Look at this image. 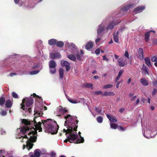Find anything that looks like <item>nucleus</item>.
<instances>
[{"label": "nucleus", "mask_w": 157, "mask_h": 157, "mask_svg": "<svg viewBox=\"0 0 157 157\" xmlns=\"http://www.w3.org/2000/svg\"><path fill=\"white\" fill-rule=\"evenodd\" d=\"M34 112L33 121H30L26 119L22 120V124L19 128L20 132L16 137L17 138L21 139L22 142L25 143V144L23 145V150L26 147L29 151L32 148L33 143L37 139V131L38 130L39 132L42 131L41 125L42 123L46 132L51 134H56L59 129V126L55 121L48 119L44 121L42 120V122H40L38 120L40 118L39 117L43 114L41 111L36 110Z\"/></svg>", "instance_id": "nucleus-1"}, {"label": "nucleus", "mask_w": 157, "mask_h": 157, "mask_svg": "<svg viewBox=\"0 0 157 157\" xmlns=\"http://www.w3.org/2000/svg\"><path fill=\"white\" fill-rule=\"evenodd\" d=\"M64 117L66 119L64 126L66 127L67 129L64 128L63 131L65 132L67 137L71 140L77 138L78 136L75 134L77 128V124L78 121L77 120V117L70 115L64 116Z\"/></svg>", "instance_id": "nucleus-2"}, {"label": "nucleus", "mask_w": 157, "mask_h": 157, "mask_svg": "<svg viewBox=\"0 0 157 157\" xmlns=\"http://www.w3.org/2000/svg\"><path fill=\"white\" fill-rule=\"evenodd\" d=\"M33 103V99L32 97L24 98L21 104V108L25 111L27 114L30 113L32 111L31 109L30 108L27 109L26 108V107L30 106Z\"/></svg>", "instance_id": "nucleus-3"}, {"label": "nucleus", "mask_w": 157, "mask_h": 157, "mask_svg": "<svg viewBox=\"0 0 157 157\" xmlns=\"http://www.w3.org/2000/svg\"><path fill=\"white\" fill-rule=\"evenodd\" d=\"M80 53L77 52V53H71L72 54H68V53H67V56L70 59L75 61L76 60V59L78 60H80L81 59V58L83 54V52L82 50H80Z\"/></svg>", "instance_id": "nucleus-4"}, {"label": "nucleus", "mask_w": 157, "mask_h": 157, "mask_svg": "<svg viewBox=\"0 0 157 157\" xmlns=\"http://www.w3.org/2000/svg\"><path fill=\"white\" fill-rule=\"evenodd\" d=\"M155 131V128L149 126L146 128V129L144 133H143V135L147 138H151L156 135L157 133Z\"/></svg>", "instance_id": "nucleus-5"}, {"label": "nucleus", "mask_w": 157, "mask_h": 157, "mask_svg": "<svg viewBox=\"0 0 157 157\" xmlns=\"http://www.w3.org/2000/svg\"><path fill=\"white\" fill-rule=\"evenodd\" d=\"M65 46L68 48V52L71 53H77V52H78V51L77 49L76 46L73 43L69 42L67 41L65 42Z\"/></svg>", "instance_id": "nucleus-6"}, {"label": "nucleus", "mask_w": 157, "mask_h": 157, "mask_svg": "<svg viewBox=\"0 0 157 157\" xmlns=\"http://www.w3.org/2000/svg\"><path fill=\"white\" fill-rule=\"evenodd\" d=\"M106 28L105 29V26L103 23L100 24L98 27L97 30L98 36H100L101 34H104L107 32Z\"/></svg>", "instance_id": "nucleus-7"}, {"label": "nucleus", "mask_w": 157, "mask_h": 157, "mask_svg": "<svg viewBox=\"0 0 157 157\" xmlns=\"http://www.w3.org/2000/svg\"><path fill=\"white\" fill-rule=\"evenodd\" d=\"M13 157L12 155H9L8 152L5 150H0V157Z\"/></svg>", "instance_id": "nucleus-8"}, {"label": "nucleus", "mask_w": 157, "mask_h": 157, "mask_svg": "<svg viewBox=\"0 0 157 157\" xmlns=\"http://www.w3.org/2000/svg\"><path fill=\"white\" fill-rule=\"evenodd\" d=\"M50 57L52 59H59L61 58V55L59 52L51 53L50 54Z\"/></svg>", "instance_id": "nucleus-9"}, {"label": "nucleus", "mask_w": 157, "mask_h": 157, "mask_svg": "<svg viewBox=\"0 0 157 157\" xmlns=\"http://www.w3.org/2000/svg\"><path fill=\"white\" fill-rule=\"evenodd\" d=\"M145 8L144 6H141L136 8L134 10L133 12L136 13L141 12Z\"/></svg>", "instance_id": "nucleus-10"}, {"label": "nucleus", "mask_w": 157, "mask_h": 157, "mask_svg": "<svg viewBox=\"0 0 157 157\" xmlns=\"http://www.w3.org/2000/svg\"><path fill=\"white\" fill-rule=\"evenodd\" d=\"M61 64L62 66H65L66 67V70L68 71L70 69V64L67 61H61Z\"/></svg>", "instance_id": "nucleus-11"}, {"label": "nucleus", "mask_w": 157, "mask_h": 157, "mask_svg": "<svg viewBox=\"0 0 157 157\" xmlns=\"http://www.w3.org/2000/svg\"><path fill=\"white\" fill-rule=\"evenodd\" d=\"M141 71L143 75H145L147 74L148 75H149L148 68L144 64H143V67L141 69Z\"/></svg>", "instance_id": "nucleus-12"}, {"label": "nucleus", "mask_w": 157, "mask_h": 157, "mask_svg": "<svg viewBox=\"0 0 157 157\" xmlns=\"http://www.w3.org/2000/svg\"><path fill=\"white\" fill-rule=\"evenodd\" d=\"M138 53L139 54L138 57L139 59L141 60H143L144 58L143 49L142 48H140L138 51Z\"/></svg>", "instance_id": "nucleus-13"}, {"label": "nucleus", "mask_w": 157, "mask_h": 157, "mask_svg": "<svg viewBox=\"0 0 157 157\" xmlns=\"http://www.w3.org/2000/svg\"><path fill=\"white\" fill-rule=\"evenodd\" d=\"M57 40L55 39H51L48 40V44L51 46L55 45L56 44Z\"/></svg>", "instance_id": "nucleus-14"}, {"label": "nucleus", "mask_w": 157, "mask_h": 157, "mask_svg": "<svg viewBox=\"0 0 157 157\" xmlns=\"http://www.w3.org/2000/svg\"><path fill=\"white\" fill-rule=\"evenodd\" d=\"M140 81L144 86H147L149 85L148 80L146 79L145 78H143L140 79Z\"/></svg>", "instance_id": "nucleus-15"}, {"label": "nucleus", "mask_w": 157, "mask_h": 157, "mask_svg": "<svg viewBox=\"0 0 157 157\" xmlns=\"http://www.w3.org/2000/svg\"><path fill=\"white\" fill-rule=\"evenodd\" d=\"M123 58H119L118 60L119 65L120 66L123 67L126 65V63L123 61Z\"/></svg>", "instance_id": "nucleus-16"}, {"label": "nucleus", "mask_w": 157, "mask_h": 157, "mask_svg": "<svg viewBox=\"0 0 157 157\" xmlns=\"http://www.w3.org/2000/svg\"><path fill=\"white\" fill-rule=\"evenodd\" d=\"M49 68L56 67V63L54 61L51 60L49 62Z\"/></svg>", "instance_id": "nucleus-17"}, {"label": "nucleus", "mask_w": 157, "mask_h": 157, "mask_svg": "<svg viewBox=\"0 0 157 157\" xmlns=\"http://www.w3.org/2000/svg\"><path fill=\"white\" fill-rule=\"evenodd\" d=\"M59 111L60 114H57V116H60L61 115H64L65 113L67 112V110H66L65 108H60L59 109Z\"/></svg>", "instance_id": "nucleus-18"}, {"label": "nucleus", "mask_w": 157, "mask_h": 157, "mask_svg": "<svg viewBox=\"0 0 157 157\" xmlns=\"http://www.w3.org/2000/svg\"><path fill=\"white\" fill-rule=\"evenodd\" d=\"M93 46V43L92 42H88L86 45V48L87 50L91 48Z\"/></svg>", "instance_id": "nucleus-19"}, {"label": "nucleus", "mask_w": 157, "mask_h": 157, "mask_svg": "<svg viewBox=\"0 0 157 157\" xmlns=\"http://www.w3.org/2000/svg\"><path fill=\"white\" fill-rule=\"evenodd\" d=\"M118 23V22H117L116 23H114L113 22H112L111 23H109L107 26V27L106 28L107 30L108 31L109 29H112L113 27H114V26L117 24Z\"/></svg>", "instance_id": "nucleus-20"}, {"label": "nucleus", "mask_w": 157, "mask_h": 157, "mask_svg": "<svg viewBox=\"0 0 157 157\" xmlns=\"http://www.w3.org/2000/svg\"><path fill=\"white\" fill-rule=\"evenodd\" d=\"M118 32L114 33L113 34V39L115 42L118 43L119 42L118 38Z\"/></svg>", "instance_id": "nucleus-21"}, {"label": "nucleus", "mask_w": 157, "mask_h": 157, "mask_svg": "<svg viewBox=\"0 0 157 157\" xmlns=\"http://www.w3.org/2000/svg\"><path fill=\"white\" fill-rule=\"evenodd\" d=\"M79 136V138H78V140L76 141V143L77 144H79L80 143H83L84 142V139L83 137H81L80 135V134H81V132H78Z\"/></svg>", "instance_id": "nucleus-22"}, {"label": "nucleus", "mask_w": 157, "mask_h": 157, "mask_svg": "<svg viewBox=\"0 0 157 157\" xmlns=\"http://www.w3.org/2000/svg\"><path fill=\"white\" fill-rule=\"evenodd\" d=\"M5 105L7 108H11L12 105V102L10 100H8L6 102Z\"/></svg>", "instance_id": "nucleus-23"}, {"label": "nucleus", "mask_w": 157, "mask_h": 157, "mask_svg": "<svg viewBox=\"0 0 157 157\" xmlns=\"http://www.w3.org/2000/svg\"><path fill=\"white\" fill-rule=\"evenodd\" d=\"M144 60L146 64L149 67H151V66L150 61V58L148 57L144 58Z\"/></svg>", "instance_id": "nucleus-24"}, {"label": "nucleus", "mask_w": 157, "mask_h": 157, "mask_svg": "<svg viewBox=\"0 0 157 157\" xmlns=\"http://www.w3.org/2000/svg\"><path fill=\"white\" fill-rule=\"evenodd\" d=\"M41 151L39 149L35 150L34 151V155L36 157H40V155Z\"/></svg>", "instance_id": "nucleus-25"}, {"label": "nucleus", "mask_w": 157, "mask_h": 157, "mask_svg": "<svg viewBox=\"0 0 157 157\" xmlns=\"http://www.w3.org/2000/svg\"><path fill=\"white\" fill-rule=\"evenodd\" d=\"M64 70L62 68H60L59 70V78L60 79H62L63 78Z\"/></svg>", "instance_id": "nucleus-26"}, {"label": "nucleus", "mask_w": 157, "mask_h": 157, "mask_svg": "<svg viewBox=\"0 0 157 157\" xmlns=\"http://www.w3.org/2000/svg\"><path fill=\"white\" fill-rule=\"evenodd\" d=\"M151 31L147 32L145 33V40L146 42H147L149 39L150 36V33Z\"/></svg>", "instance_id": "nucleus-27"}, {"label": "nucleus", "mask_w": 157, "mask_h": 157, "mask_svg": "<svg viewBox=\"0 0 157 157\" xmlns=\"http://www.w3.org/2000/svg\"><path fill=\"white\" fill-rule=\"evenodd\" d=\"M56 44L57 47L61 48L64 45V43L62 41H58L57 40V42Z\"/></svg>", "instance_id": "nucleus-28"}, {"label": "nucleus", "mask_w": 157, "mask_h": 157, "mask_svg": "<svg viewBox=\"0 0 157 157\" xmlns=\"http://www.w3.org/2000/svg\"><path fill=\"white\" fill-rule=\"evenodd\" d=\"M107 118H108V119L111 122H111H116L117 121V119L113 118V117H112L110 116L108 114H107Z\"/></svg>", "instance_id": "nucleus-29"}, {"label": "nucleus", "mask_w": 157, "mask_h": 157, "mask_svg": "<svg viewBox=\"0 0 157 157\" xmlns=\"http://www.w3.org/2000/svg\"><path fill=\"white\" fill-rule=\"evenodd\" d=\"M42 69V67H41V69L40 70H34L29 72V74L30 75H35L39 73L40 71Z\"/></svg>", "instance_id": "nucleus-30"}, {"label": "nucleus", "mask_w": 157, "mask_h": 157, "mask_svg": "<svg viewBox=\"0 0 157 157\" xmlns=\"http://www.w3.org/2000/svg\"><path fill=\"white\" fill-rule=\"evenodd\" d=\"M114 95V93L113 92H109L105 91L103 95L104 96H112Z\"/></svg>", "instance_id": "nucleus-31"}, {"label": "nucleus", "mask_w": 157, "mask_h": 157, "mask_svg": "<svg viewBox=\"0 0 157 157\" xmlns=\"http://www.w3.org/2000/svg\"><path fill=\"white\" fill-rule=\"evenodd\" d=\"M110 125L111 128L113 129H116L118 127L117 125L114 123H110Z\"/></svg>", "instance_id": "nucleus-32"}, {"label": "nucleus", "mask_w": 157, "mask_h": 157, "mask_svg": "<svg viewBox=\"0 0 157 157\" xmlns=\"http://www.w3.org/2000/svg\"><path fill=\"white\" fill-rule=\"evenodd\" d=\"M113 87V85L112 84H108L104 86H103V88L104 89H106L108 88H111Z\"/></svg>", "instance_id": "nucleus-33"}, {"label": "nucleus", "mask_w": 157, "mask_h": 157, "mask_svg": "<svg viewBox=\"0 0 157 157\" xmlns=\"http://www.w3.org/2000/svg\"><path fill=\"white\" fill-rule=\"evenodd\" d=\"M50 70V71L51 74H54L55 73L56 71V67L49 68Z\"/></svg>", "instance_id": "nucleus-34"}, {"label": "nucleus", "mask_w": 157, "mask_h": 157, "mask_svg": "<svg viewBox=\"0 0 157 157\" xmlns=\"http://www.w3.org/2000/svg\"><path fill=\"white\" fill-rule=\"evenodd\" d=\"M5 99L4 97L0 98V105H3L5 102Z\"/></svg>", "instance_id": "nucleus-35"}, {"label": "nucleus", "mask_w": 157, "mask_h": 157, "mask_svg": "<svg viewBox=\"0 0 157 157\" xmlns=\"http://www.w3.org/2000/svg\"><path fill=\"white\" fill-rule=\"evenodd\" d=\"M40 67V69H41V67H42V68L43 67L42 66H41V64L40 63H37L35 65H34L33 67V69H35L39 67Z\"/></svg>", "instance_id": "nucleus-36"}, {"label": "nucleus", "mask_w": 157, "mask_h": 157, "mask_svg": "<svg viewBox=\"0 0 157 157\" xmlns=\"http://www.w3.org/2000/svg\"><path fill=\"white\" fill-rule=\"evenodd\" d=\"M97 121L99 123H101L103 121V118L101 116L98 117L97 118Z\"/></svg>", "instance_id": "nucleus-37"}, {"label": "nucleus", "mask_w": 157, "mask_h": 157, "mask_svg": "<svg viewBox=\"0 0 157 157\" xmlns=\"http://www.w3.org/2000/svg\"><path fill=\"white\" fill-rule=\"evenodd\" d=\"M67 137V138H68ZM77 138H78V137L77 138L75 139H73V140H69V139L68 138L67 139H66L65 140H64V142L67 143V142L68 140L70 143H73H73H75L76 142H75V141H74V140L76 139Z\"/></svg>", "instance_id": "nucleus-38"}, {"label": "nucleus", "mask_w": 157, "mask_h": 157, "mask_svg": "<svg viewBox=\"0 0 157 157\" xmlns=\"http://www.w3.org/2000/svg\"><path fill=\"white\" fill-rule=\"evenodd\" d=\"M131 5L126 6L122 10L124 11H126L128 10L131 7Z\"/></svg>", "instance_id": "nucleus-39"}, {"label": "nucleus", "mask_w": 157, "mask_h": 157, "mask_svg": "<svg viewBox=\"0 0 157 157\" xmlns=\"http://www.w3.org/2000/svg\"><path fill=\"white\" fill-rule=\"evenodd\" d=\"M68 100L70 102L72 103L75 104L78 103L77 101L76 100L72 99H68Z\"/></svg>", "instance_id": "nucleus-40"}, {"label": "nucleus", "mask_w": 157, "mask_h": 157, "mask_svg": "<svg viewBox=\"0 0 157 157\" xmlns=\"http://www.w3.org/2000/svg\"><path fill=\"white\" fill-rule=\"evenodd\" d=\"M12 96L14 98H18V95L17 93L15 92H13L12 93Z\"/></svg>", "instance_id": "nucleus-41"}, {"label": "nucleus", "mask_w": 157, "mask_h": 157, "mask_svg": "<svg viewBox=\"0 0 157 157\" xmlns=\"http://www.w3.org/2000/svg\"><path fill=\"white\" fill-rule=\"evenodd\" d=\"M0 114H1V115L2 116H5L6 115L7 113L6 111L2 110L0 113Z\"/></svg>", "instance_id": "nucleus-42"}, {"label": "nucleus", "mask_w": 157, "mask_h": 157, "mask_svg": "<svg viewBox=\"0 0 157 157\" xmlns=\"http://www.w3.org/2000/svg\"><path fill=\"white\" fill-rule=\"evenodd\" d=\"M94 109L98 113H100L101 112V111L99 109V108L98 106L95 107Z\"/></svg>", "instance_id": "nucleus-43"}, {"label": "nucleus", "mask_w": 157, "mask_h": 157, "mask_svg": "<svg viewBox=\"0 0 157 157\" xmlns=\"http://www.w3.org/2000/svg\"><path fill=\"white\" fill-rule=\"evenodd\" d=\"M124 56L127 58L129 59V54L128 52L127 51L125 52L124 54Z\"/></svg>", "instance_id": "nucleus-44"}, {"label": "nucleus", "mask_w": 157, "mask_h": 157, "mask_svg": "<svg viewBox=\"0 0 157 157\" xmlns=\"http://www.w3.org/2000/svg\"><path fill=\"white\" fill-rule=\"evenodd\" d=\"M151 60L152 62H156L157 61V58L156 56H153L151 58Z\"/></svg>", "instance_id": "nucleus-45"}, {"label": "nucleus", "mask_w": 157, "mask_h": 157, "mask_svg": "<svg viewBox=\"0 0 157 157\" xmlns=\"http://www.w3.org/2000/svg\"><path fill=\"white\" fill-rule=\"evenodd\" d=\"M33 96L36 97H37V99H36V100L38 101V99H39L40 100H42V99H41V98L40 97H39V96L36 95L35 94H33Z\"/></svg>", "instance_id": "nucleus-46"}, {"label": "nucleus", "mask_w": 157, "mask_h": 157, "mask_svg": "<svg viewBox=\"0 0 157 157\" xmlns=\"http://www.w3.org/2000/svg\"><path fill=\"white\" fill-rule=\"evenodd\" d=\"M101 51V49L99 48L97 49L95 51V53L97 55H98L99 54L100 52Z\"/></svg>", "instance_id": "nucleus-47"}, {"label": "nucleus", "mask_w": 157, "mask_h": 157, "mask_svg": "<svg viewBox=\"0 0 157 157\" xmlns=\"http://www.w3.org/2000/svg\"><path fill=\"white\" fill-rule=\"evenodd\" d=\"M86 86L88 88H91L92 89L93 86V85L90 83L87 84L86 85Z\"/></svg>", "instance_id": "nucleus-48"}, {"label": "nucleus", "mask_w": 157, "mask_h": 157, "mask_svg": "<svg viewBox=\"0 0 157 157\" xmlns=\"http://www.w3.org/2000/svg\"><path fill=\"white\" fill-rule=\"evenodd\" d=\"M102 92L101 91H96L94 92V94L95 95H99L101 94Z\"/></svg>", "instance_id": "nucleus-49"}, {"label": "nucleus", "mask_w": 157, "mask_h": 157, "mask_svg": "<svg viewBox=\"0 0 157 157\" xmlns=\"http://www.w3.org/2000/svg\"><path fill=\"white\" fill-rule=\"evenodd\" d=\"M122 80H121V81H118L117 82V84H116V87L117 88H118L119 87V84H120V83H122Z\"/></svg>", "instance_id": "nucleus-50"}, {"label": "nucleus", "mask_w": 157, "mask_h": 157, "mask_svg": "<svg viewBox=\"0 0 157 157\" xmlns=\"http://www.w3.org/2000/svg\"><path fill=\"white\" fill-rule=\"evenodd\" d=\"M23 5H24L25 6H27L25 5L24 2H20L19 3V6H22Z\"/></svg>", "instance_id": "nucleus-51"}, {"label": "nucleus", "mask_w": 157, "mask_h": 157, "mask_svg": "<svg viewBox=\"0 0 157 157\" xmlns=\"http://www.w3.org/2000/svg\"><path fill=\"white\" fill-rule=\"evenodd\" d=\"M153 83L154 85L156 87H157V80H155L153 81Z\"/></svg>", "instance_id": "nucleus-52"}, {"label": "nucleus", "mask_w": 157, "mask_h": 157, "mask_svg": "<svg viewBox=\"0 0 157 157\" xmlns=\"http://www.w3.org/2000/svg\"><path fill=\"white\" fill-rule=\"evenodd\" d=\"M156 92H157L156 89L155 88L153 89V91L152 92V94L153 95H154L156 93Z\"/></svg>", "instance_id": "nucleus-53"}, {"label": "nucleus", "mask_w": 157, "mask_h": 157, "mask_svg": "<svg viewBox=\"0 0 157 157\" xmlns=\"http://www.w3.org/2000/svg\"><path fill=\"white\" fill-rule=\"evenodd\" d=\"M123 70H121L118 73V75L121 77L122 74H123Z\"/></svg>", "instance_id": "nucleus-54"}, {"label": "nucleus", "mask_w": 157, "mask_h": 157, "mask_svg": "<svg viewBox=\"0 0 157 157\" xmlns=\"http://www.w3.org/2000/svg\"><path fill=\"white\" fill-rule=\"evenodd\" d=\"M0 132L2 135H5L6 133V132L5 130L3 129L1 130Z\"/></svg>", "instance_id": "nucleus-55"}, {"label": "nucleus", "mask_w": 157, "mask_h": 157, "mask_svg": "<svg viewBox=\"0 0 157 157\" xmlns=\"http://www.w3.org/2000/svg\"><path fill=\"white\" fill-rule=\"evenodd\" d=\"M103 59L104 60H105L107 62L109 61V59L105 56H103Z\"/></svg>", "instance_id": "nucleus-56"}, {"label": "nucleus", "mask_w": 157, "mask_h": 157, "mask_svg": "<svg viewBox=\"0 0 157 157\" xmlns=\"http://www.w3.org/2000/svg\"><path fill=\"white\" fill-rule=\"evenodd\" d=\"M100 40H101V38L98 37L96 39V40H95V42L96 43H97L98 42H99Z\"/></svg>", "instance_id": "nucleus-57"}, {"label": "nucleus", "mask_w": 157, "mask_h": 157, "mask_svg": "<svg viewBox=\"0 0 157 157\" xmlns=\"http://www.w3.org/2000/svg\"><path fill=\"white\" fill-rule=\"evenodd\" d=\"M118 129L120 131H123L124 130V129L121 126L118 127Z\"/></svg>", "instance_id": "nucleus-58"}, {"label": "nucleus", "mask_w": 157, "mask_h": 157, "mask_svg": "<svg viewBox=\"0 0 157 157\" xmlns=\"http://www.w3.org/2000/svg\"><path fill=\"white\" fill-rule=\"evenodd\" d=\"M140 99L139 98H138L137 99L135 103V105H137V104H138L139 103V102H140Z\"/></svg>", "instance_id": "nucleus-59"}, {"label": "nucleus", "mask_w": 157, "mask_h": 157, "mask_svg": "<svg viewBox=\"0 0 157 157\" xmlns=\"http://www.w3.org/2000/svg\"><path fill=\"white\" fill-rule=\"evenodd\" d=\"M14 2L16 4H18L20 0H14Z\"/></svg>", "instance_id": "nucleus-60"}, {"label": "nucleus", "mask_w": 157, "mask_h": 157, "mask_svg": "<svg viewBox=\"0 0 157 157\" xmlns=\"http://www.w3.org/2000/svg\"><path fill=\"white\" fill-rule=\"evenodd\" d=\"M16 75V73H11V74H10V76H12L13 75Z\"/></svg>", "instance_id": "nucleus-61"}, {"label": "nucleus", "mask_w": 157, "mask_h": 157, "mask_svg": "<svg viewBox=\"0 0 157 157\" xmlns=\"http://www.w3.org/2000/svg\"><path fill=\"white\" fill-rule=\"evenodd\" d=\"M131 80H132V79H131V78H129L127 81V82L128 83H130L131 81Z\"/></svg>", "instance_id": "nucleus-62"}, {"label": "nucleus", "mask_w": 157, "mask_h": 157, "mask_svg": "<svg viewBox=\"0 0 157 157\" xmlns=\"http://www.w3.org/2000/svg\"><path fill=\"white\" fill-rule=\"evenodd\" d=\"M120 76L118 75V76L116 78V81L117 82L118 81L120 78Z\"/></svg>", "instance_id": "nucleus-63"}, {"label": "nucleus", "mask_w": 157, "mask_h": 157, "mask_svg": "<svg viewBox=\"0 0 157 157\" xmlns=\"http://www.w3.org/2000/svg\"><path fill=\"white\" fill-rule=\"evenodd\" d=\"M136 98V96H133L131 100L132 101H133Z\"/></svg>", "instance_id": "nucleus-64"}]
</instances>
